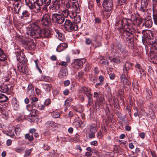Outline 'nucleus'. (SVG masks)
Listing matches in <instances>:
<instances>
[{
	"mask_svg": "<svg viewBox=\"0 0 157 157\" xmlns=\"http://www.w3.org/2000/svg\"><path fill=\"white\" fill-rule=\"evenodd\" d=\"M27 33L35 40L40 38H49L51 36L50 31L46 29L42 32L38 23L36 22L32 23L30 28L27 31Z\"/></svg>",
	"mask_w": 157,
	"mask_h": 157,
	"instance_id": "1",
	"label": "nucleus"
},
{
	"mask_svg": "<svg viewBox=\"0 0 157 157\" xmlns=\"http://www.w3.org/2000/svg\"><path fill=\"white\" fill-rule=\"evenodd\" d=\"M73 19H74L75 23L77 25V24L79 23L81 21V18L80 16L79 15H77L75 17V18H73Z\"/></svg>",
	"mask_w": 157,
	"mask_h": 157,
	"instance_id": "38",
	"label": "nucleus"
},
{
	"mask_svg": "<svg viewBox=\"0 0 157 157\" xmlns=\"http://www.w3.org/2000/svg\"><path fill=\"white\" fill-rule=\"evenodd\" d=\"M153 13H157V2H153Z\"/></svg>",
	"mask_w": 157,
	"mask_h": 157,
	"instance_id": "36",
	"label": "nucleus"
},
{
	"mask_svg": "<svg viewBox=\"0 0 157 157\" xmlns=\"http://www.w3.org/2000/svg\"><path fill=\"white\" fill-rule=\"evenodd\" d=\"M20 70L21 72L23 73H25L26 71V69L25 68L24 66H21V69H20Z\"/></svg>",
	"mask_w": 157,
	"mask_h": 157,
	"instance_id": "62",
	"label": "nucleus"
},
{
	"mask_svg": "<svg viewBox=\"0 0 157 157\" xmlns=\"http://www.w3.org/2000/svg\"><path fill=\"white\" fill-rule=\"evenodd\" d=\"M104 98L101 96H100V98L95 100V106H97L98 105V106H100V105H103L104 104Z\"/></svg>",
	"mask_w": 157,
	"mask_h": 157,
	"instance_id": "17",
	"label": "nucleus"
},
{
	"mask_svg": "<svg viewBox=\"0 0 157 157\" xmlns=\"http://www.w3.org/2000/svg\"><path fill=\"white\" fill-rule=\"evenodd\" d=\"M25 138L28 139L29 141H32L33 140V136L30 135L29 134H26L25 135Z\"/></svg>",
	"mask_w": 157,
	"mask_h": 157,
	"instance_id": "40",
	"label": "nucleus"
},
{
	"mask_svg": "<svg viewBox=\"0 0 157 157\" xmlns=\"http://www.w3.org/2000/svg\"><path fill=\"white\" fill-rule=\"evenodd\" d=\"M116 47L121 52H124L125 51V48L124 46L120 44L118 42H116Z\"/></svg>",
	"mask_w": 157,
	"mask_h": 157,
	"instance_id": "27",
	"label": "nucleus"
},
{
	"mask_svg": "<svg viewBox=\"0 0 157 157\" xmlns=\"http://www.w3.org/2000/svg\"><path fill=\"white\" fill-rule=\"evenodd\" d=\"M85 43L86 45H91L93 44L92 43L91 40L90 38H85Z\"/></svg>",
	"mask_w": 157,
	"mask_h": 157,
	"instance_id": "51",
	"label": "nucleus"
},
{
	"mask_svg": "<svg viewBox=\"0 0 157 157\" xmlns=\"http://www.w3.org/2000/svg\"><path fill=\"white\" fill-rule=\"evenodd\" d=\"M97 137L99 139H100L102 137L101 132V131L98 132L97 134Z\"/></svg>",
	"mask_w": 157,
	"mask_h": 157,
	"instance_id": "63",
	"label": "nucleus"
},
{
	"mask_svg": "<svg viewBox=\"0 0 157 157\" xmlns=\"http://www.w3.org/2000/svg\"><path fill=\"white\" fill-rule=\"evenodd\" d=\"M10 87L9 85H4L0 86V91L1 92L7 93L9 90Z\"/></svg>",
	"mask_w": 157,
	"mask_h": 157,
	"instance_id": "19",
	"label": "nucleus"
},
{
	"mask_svg": "<svg viewBox=\"0 0 157 157\" xmlns=\"http://www.w3.org/2000/svg\"><path fill=\"white\" fill-rule=\"evenodd\" d=\"M31 153V149H29L28 150H26L25 153L24 155V157H29V156L30 155Z\"/></svg>",
	"mask_w": 157,
	"mask_h": 157,
	"instance_id": "50",
	"label": "nucleus"
},
{
	"mask_svg": "<svg viewBox=\"0 0 157 157\" xmlns=\"http://www.w3.org/2000/svg\"><path fill=\"white\" fill-rule=\"evenodd\" d=\"M12 104L15 110H17L19 108L18 102L16 98H13L12 100Z\"/></svg>",
	"mask_w": 157,
	"mask_h": 157,
	"instance_id": "23",
	"label": "nucleus"
},
{
	"mask_svg": "<svg viewBox=\"0 0 157 157\" xmlns=\"http://www.w3.org/2000/svg\"><path fill=\"white\" fill-rule=\"evenodd\" d=\"M51 2V0H43V3L44 5H46V6H49Z\"/></svg>",
	"mask_w": 157,
	"mask_h": 157,
	"instance_id": "56",
	"label": "nucleus"
},
{
	"mask_svg": "<svg viewBox=\"0 0 157 157\" xmlns=\"http://www.w3.org/2000/svg\"><path fill=\"white\" fill-rule=\"evenodd\" d=\"M142 34L143 35L142 36L143 38V39H148L150 40L151 39H152L153 37H155L153 36V34L149 30H143L142 32Z\"/></svg>",
	"mask_w": 157,
	"mask_h": 157,
	"instance_id": "11",
	"label": "nucleus"
},
{
	"mask_svg": "<svg viewBox=\"0 0 157 157\" xmlns=\"http://www.w3.org/2000/svg\"><path fill=\"white\" fill-rule=\"evenodd\" d=\"M67 99H66L65 101V106L66 107V109H67V107H68L70 105L71 103L69 102Z\"/></svg>",
	"mask_w": 157,
	"mask_h": 157,
	"instance_id": "57",
	"label": "nucleus"
},
{
	"mask_svg": "<svg viewBox=\"0 0 157 157\" xmlns=\"http://www.w3.org/2000/svg\"><path fill=\"white\" fill-rule=\"evenodd\" d=\"M62 0H55L52 2V5L50 6L49 8L54 12L57 11L60 9L61 2Z\"/></svg>",
	"mask_w": 157,
	"mask_h": 157,
	"instance_id": "9",
	"label": "nucleus"
},
{
	"mask_svg": "<svg viewBox=\"0 0 157 157\" xmlns=\"http://www.w3.org/2000/svg\"><path fill=\"white\" fill-rule=\"evenodd\" d=\"M110 60L111 62H113L116 63H119L120 62V59L118 57H114L111 59Z\"/></svg>",
	"mask_w": 157,
	"mask_h": 157,
	"instance_id": "39",
	"label": "nucleus"
},
{
	"mask_svg": "<svg viewBox=\"0 0 157 157\" xmlns=\"http://www.w3.org/2000/svg\"><path fill=\"white\" fill-rule=\"evenodd\" d=\"M65 6L66 8L69 10V17L72 19L75 18L77 13L80 12L78 5L70 0L66 2Z\"/></svg>",
	"mask_w": 157,
	"mask_h": 157,
	"instance_id": "2",
	"label": "nucleus"
},
{
	"mask_svg": "<svg viewBox=\"0 0 157 157\" xmlns=\"http://www.w3.org/2000/svg\"><path fill=\"white\" fill-rule=\"evenodd\" d=\"M64 27L66 30L68 32H71L74 30L76 31L78 29L77 25L67 20H66L65 21Z\"/></svg>",
	"mask_w": 157,
	"mask_h": 157,
	"instance_id": "4",
	"label": "nucleus"
},
{
	"mask_svg": "<svg viewBox=\"0 0 157 157\" xmlns=\"http://www.w3.org/2000/svg\"><path fill=\"white\" fill-rule=\"evenodd\" d=\"M89 78L90 80L94 83H95L97 81V78L93 76L92 75H89Z\"/></svg>",
	"mask_w": 157,
	"mask_h": 157,
	"instance_id": "46",
	"label": "nucleus"
},
{
	"mask_svg": "<svg viewBox=\"0 0 157 157\" xmlns=\"http://www.w3.org/2000/svg\"><path fill=\"white\" fill-rule=\"evenodd\" d=\"M21 129L20 128L19 125H17L15 128V133L17 135H19L20 132H21Z\"/></svg>",
	"mask_w": 157,
	"mask_h": 157,
	"instance_id": "45",
	"label": "nucleus"
},
{
	"mask_svg": "<svg viewBox=\"0 0 157 157\" xmlns=\"http://www.w3.org/2000/svg\"><path fill=\"white\" fill-rule=\"evenodd\" d=\"M51 115L52 117L55 118H59L60 116V114L59 113L56 112L54 111L52 112Z\"/></svg>",
	"mask_w": 157,
	"mask_h": 157,
	"instance_id": "42",
	"label": "nucleus"
},
{
	"mask_svg": "<svg viewBox=\"0 0 157 157\" xmlns=\"http://www.w3.org/2000/svg\"><path fill=\"white\" fill-rule=\"evenodd\" d=\"M22 4L21 2H17L15 4L14 9L15 13L17 14L19 13L20 9L22 6Z\"/></svg>",
	"mask_w": 157,
	"mask_h": 157,
	"instance_id": "21",
	"label": "nucleus"
},
{
	"mask_svg": "<svg viewBox=\"0 0 157 157\" xmlns=\"http://www.w3.org/2000/svg\"><path fill=\"white\" fill-rule=\"evenodd\" d=\"M150 57L152 60H157V56L156 54L153 52H151L150 53Z\"/></svg>",
	"mask_w": 157,
	"mask_h": 157,
	"instance_id": "35",
	"label": "nucleus"
},
{
	"mask_svg": "<svg viewBox=\"0 0 157 157\" xmlns=\"http://www.w3.org/2000/svg\"><path fill=\"white\" fill-rule=\"evenodd\" d=\"M86 62V59H76L74 60V63L75 65L81 67Z\"/></svg>",
	"mask_w": 157,
	"mask_h": 157,
	"instance_id": "15",
	"label": "nucleus"
},
{
	"mask_svg": "<svg viewBox=\"0 0 157 157\" xmlns=\"http://www.w3.org/2000/svg\"><path fill=\"white\" fill-rule=\"evenodd\" d=\"M103 10L106 12H109L113 7L112 0H104L102 3Z\"/></svg>",
	"mask_w": 157,
	"mask_h": 157,
	"instance_id": "8",
	"label": "nucleus"
},
{
	"mask_svg": "<svg viewBox=\"0 0 157 157\" xmlns=\"http://www.w3.org/2000/svg\"><path fill=\"white\" fill-rule=\"evenodd\" d=\"M138 10L141 14L144 15L148 9L147 7L143 6L141 4L140 7L138 8Z\"/></svg>",
	"mask_w": 157,
	"mask_h": 157,
	"instance_id": "25",
	"label": "nucleus"
},
{
	"mask_svg": "<svg viewBox=\"0 0 157 157\" xmlns=\"http://www.w3.org/2000/svg\"><path fill=\"white\" fill-rule=\"evenodd\" d=\"M45 126L47 128L54 129L56 128V125L54 122L49 121L46 123Z\"/></svg>",
	"mask_w": 157,
	"mask_h": 157,
	"instance_id": "18",
	"label": "nucleus"
},
{
	"mask_svg": "<svg viewBox=\"0 0 157 157\" xmlns=\"http://www.w3.org/2000/svg\"><path fill=\"white\" fill-rule=\"evenodd\" d=\"M38 113V111L36 109H33L30 112L32 116H35Z\"/></svg>",
	"mask_w": 157,
	"mask_h": 157,
	"instance_id": "53",
	"label": "nucleus"
},
{
	"mask_svg": "<svg viewBox=\"0 0 157 157\" xmlns=\"http://www.w3.org/2000/svg\"><path fill=\"white\" fill-rule=\"evenodd\" d=\"M153 16L154 22L157 25V13H153Z\"/></svg>",
	"mask_w": 157,
	"mask_h": 157,
	"instance_id": "55",
	"label": "nucleus"
},
{
	"mask_svg": "<svg viewBox=\"0 0 157 157\" xmlns=\"http://www.w3.org/2000/svg\"><path fill=\"white\" fill-rule=\"evenodd\" d=\"M84 73L83 71H81L79 72L77 75L78 78L79 79H82L84 76Z\"/></svg>",
	"mask_w": 157,
	"mask_h": 157,
	"instance_id": "43",
	"label": "nucleus"
},
{
	"mask_svg": "<svg viewBox=\"0 0 157 157\" xmlns=\"http://www.w3.org/2000/svg\"><path fill=\"white\" fill-rule=\"evenodd\" d=\"M26 5L31 9H35L36 8L34 0H25Z\"/></svg>",
	"mask_w": 157,
	"mask_h": 157,
	"instance_id": "16",
	"label": "nucleus"
},
{
	"mask_svg": "<svg viewBox=\"0 0 157 157\" xmlns=\"http://www.w3.org/2000/svg\"><path fill=\"white\" fill-rule=\"evenodd\" d=\"M55 32L56 34V36L57 35L60 38H61L63 37V34L59 30H55Z\"/></svg>",
	"mask_w": 157,
	"mask_h": 157,
	"instance_id": "49",
	"label": "nucleus"
},
{
	"mask_svg": "<svg viewBox=\"0 0 157 157\" xmlns=\"http://www.w3.org/2000/svg\"><path fill=\"white\" fill-rule=\"evenodd\" d=\"M121 81L124 84H127L128 82V80L126 78L124 75L122 74L121 76Z\"/></svg>",
	"mask_w": 157,
	"mask_h": 157,
	"instance_id": "31",
	"label": "nucleus"
},
{
	"mask_svg": "<svg viewBox=\"0 0 157 157\" xmlns=\"http://www.w3.org/2000/svg\"><path fill=\"white\" fill-rule=\"evenodd\" d=\"M136 68L137 71H139L141 75L142 74H143V75H144V70L141 68V66L140 64H136Z\"/></svg>",
	"mask_w": 157,
	"mask_h": 157,
	"instance_id": "32",
	"label": "nucleus"
},
{
	"mask_svg": "<svg viewBox=\"0 0 157 157\" xmlns=\"http://www.w3.org/2000/svg\"><path fill=\"white\" fill-rule=\"evenodd\" d=\"M60 47H62L64 49H65L67 47V44L65 43H61L58 46V49Z\"/></svg>",
	"mask_w": 157,
	"mask_h": 157,
	"instance_id": "48",
	"label": "nucleus"
},
{
	"mask_svg": "<svg viewBox=\"0 0 157 157\" xmlns=\"http://www.w3.org/2000/svg\"><path fill=\"white\" fill-rule=\"evenodd\" d=\"M97 129L98 128L97 127L91 125L90 126V128L89 130L90 132L95 133L97 132Z\"/></svg>",
	"mask_w": 157,
	"mask_h": 157,
	"instance_id": "41",
	"label": "nucleus"
},
{
	"mask_svg": "<svg viewBox=\"0 0 157 157\" xmlns=\"http://www.w3.org/2000/svg\"><path fill=\"white\" fill-rule=\"evenodd\" d=\"M69 10L67 9L62 11V13L64 17H68L69 16Z\"/></svg>",
	"mask_w": 157,
	"mask_h": 157,
	"instance_id": "33",
	"label": "nucleus"
},
{
	"mask_svg": "<svg viewBox=\"0 0 157 157\" xmlns=\"http://www.w3.org/2000/svg\"><path fill=\"white\" fill-rule=\"evenodd\" d=\"M16 56L17 61L20 63H22L24 64L26 62V59L25 57V55L21 51L17 52L16 53Z\"/></svg>",
	"mask_w": 157,
	"mask_h": 157,
	"instance_id": "10",
	"label": "nucleus"
},
{
	"mask_svg": "<svg viewBox=\"0 0 157 157\" xmlns=\"http://www.w3.org/2000/svg\"><path fill=\"white\" fill-rule=\"evenodd\" d=\"M51 18L50 15L45 14L44 15L41 19V24L45 27H49L51 24Z\"/></svg>",
	"mask_w": 157,
	"mask_h": 157,
	"instance_id": "7",
	"label": "nucleus"
},
{
	"mask_svg": "<svg viewBox=\"0 0 157 157\" xmlns=\"http://www.w3.org/2000/svg\"><path fill=\"white\" fill-rule=\"evenodd\" d=\"M94 41L97 44V45L95 47H99L101 46V43L100 42H98L97 41V39L96 37L94 40Z\"/></svg>",
	"mask_w": 157,
	"mask_h": 157,
	"instance_id": "58",
	"label": "nucleus"
},
{
	"mask_svg": "<svg viewBox=\"0 0 157 157\" xmlns=\"http://www.w3.org/2000/svg\"><path fill=\"white\" fill-rule=\"evenodd\" d=\"M14 149L17 152L21 153L24 150V148L23 147H18L15 148Z\"/></svg>",
	"mask_w": 157,
	"mask_h": 157,
	"instance_id": "37",
	"label": "nucleus"
},
{
	"mask_svg": "<svg viewBox=\"0 0 157 157\" xmlns=\"http://www.w3.org/2000/svg\"><path fill=\"white\" fill-rule=\"evenodd\" d=\"M116 25L120 26L121 27H124L125 29L126 28H129L130 26L133 27L134 26L131 19L124 18L119 19L116 23Z\"/></svg>",
	"mask_w": 157,
	"mask_h": 157,
	"instance_id": "3",
	"label": "nucleus"
},
{
	"mask_svg": "<svg viewBox=\"0 0 157 157\" xmlns=\"http://www.w3.org/2000/svg\"><path fill=\"white\" fill-rule=\"evenodd\" d=\"M35 5L36 4L37 5V6H36V8H35V10L34 12L36 13H38L41 10V6L44 4L43 0H36L35 1Z\"/></svg>",
	"mask_w": 157,
	"mask_h": 157,
	"instance_id": "14",
	"label": "nucleus"
},
{
	"mask_svg": "<svg viewBox=\"0 0 157 157\" xmlns=\"http://www.w3.org/2000/svg\"><path fill=\"white\" fill-rule=\"evenodd\" d=\"M34 62H35V63L36 67V68H37V69H38V70L39 71L40 73H42V71L40 69V68L38 66V64H37V60H35L34 61Z\"/></svg>",
	"mask_w": 157,
	"mask_h": 157,
	"instance_id": "60",
	"label": "nucleus"
},
{
	"mask_svg": "<svg viewBox=\"0 0 157 157\" xmlns=\"http://www.w3.org/2000/svg\"><path fill=\"white\" fill-rule=\"evenodd\" d=\"M68 71L67 69H62L60 71L59 76L61 78H65L68 75Z\"/></svg>",
	"mask_w": 157,
	"mask_h": 157,
	"instance_id": "20",
	"label": "nucleus"
},
{
	"mask_svg": "<svg viewBox=\"0 0 157 157\" xmlns=\"http://www.w3.org/2000/svg\"><path fill=\"white\" fill-rule=\"evenodd\" d=\"M86 150L90 152H91L93 153H96L97 152L94 151H93V149L90 147H88L86 148Z\"/></svg>",
	"mask_w": 157,
	"mask_h": 157,
	"instance_id": "64",
	"label": "nucleus"
},
{
	"mask_svg": "<svg viewBox=\"0 0 157 157\" xmlns=\"http://www.w3.org/2000/svg\"><path fill=\"white\" fill-rule=\"evenodd\" d=\"M144 22L142 25L143 27L145 26L146 28H151L152 25V21L150 16H147L144 19Z\"/></svg>",
	"mask_w": 157,
	"mask_h": 157,
	"instance_id": "12",
	"label": "nucleus"
},
{
	"mask_svg": "<svg viewBox=\"0 0 157 157\" xmlns=\"http://www.w3.org/2000/svg\"><path fill=\"white\" fill-rule=\"evenodd\" d=\"M52 19L54 22L57 24H61L65 21V18L62 15L57 13L52 14Z\"/></svg>",
	"mask_w": 157,
	"mask_h": 157,
	"instance_id": "6",
	"label": "nucleus"
},
{
	"mask_svg": "<svg viewBox=\"0 0 157 157\" xmlns=\"http://www.w3.org/2000/svg\"><path fill=\"white\" fill-rule=\"evenodd\" d=\"M8 99V98L5 95L0 94V102H3L6 101Z\"/></svg>",
	"mask_w": 157,
	"mask_h": 157,
	"instance_id": "30",
	"label": "nucleus"
},
{
	"mask_svg": "<svg viewBox=\"0 0 157 157\" xmlns=\"http://www.w3.org/2000/svg\"><path fill=\"white\" fill-rule=\"evenodd\" d=\"M36 45L33 40L27 41L23 44V46L27 49L31 50L34 49Z\"/></svg>",
	"mask_w": 157,
	"mask_h": 157,
	"instance_id": "13",
	"label": "nucleus"
},
{
	"mask_svg": "<svg viewBox=\"0 0 157 157\" xmlns=\"http://www.w3.org/2000/svg\"><path fill=\"white\" fill-rule=\"evenodd\" d=\"M43 89L47 92H49L51 90L52 85L51 84H42Z\"/></svg>",
	"mask_w": 157,
	"mask_h": 157,
	"instance_id": "28",
	"label": "nucleus"
},
{
	"mask_svg": "<svg viewBox=\"0 0 157 157\" xmlns=\"http://www.w3.org/2000/svg\"><path fill=\"white\" fill-rule=\"evenodd\" d=\"M29 13L27 10H24L22 13V16H21V19H23L24 18V17H29Z\"/></svg>",
	"mask_w": 157,
	"mask_h": 157,
	"instance_id": "34",
	"label": "nucleus"
},
{
	"mask_svg": "<svg viewBox=\"0 0 157 157\" xmlns=\"http://www.w3.org/2000/svg\"><path fill=\"white\" fill-rule=\"evenodd\" d=\"M138 10L141 14L144 15L148 9L147 7L143 6L141 4L140 7L138 8Z\"/></svg>",
	"mask_w": 157,
	"mask_h": 157,
	"instance_id": "26",
	"label": "nucleus"
},
{
	"mask_svg": "<svg viewBox=\"0 0 157 157\" xmlns=\"http://www.w3.org/2000/svg\"><path fill=\"white\" fill-rule=\"evenodd\" d=\"M34 62H35V63L36 67V68H37V69H38V70L39 71L40 73H42V71L40 69V68L38 66V64H37V60H35L34 61Z\"/></svg>",
	"mask_w": 157,
	"mask_h": 157,
	"instance_id": "61",
	"label": "nucleus"
},
{
	"mask_svg": "<svg viewBox=\"0 0 157 157\" xmlns=\"http://www.w3.org/2000/svg\"><path fill=\"white\" fill-rule=\"evenodd\" d=\"M132 65V64L131 63H130L128 62H126L123 67V70L124 73H125L126 72L127 75V71L130 69Z\"/></svg>",
	"mask_w": 157,
	"mask_h": 157,
	"instance_id": "22",
	"label": "nucleus"
},
{
	"mask_svg": "<svg viewBox=\"0 0 157 157\" xmlns=\"http://www.w3.org/2000/svg\"><path fill=\"white\" fill-rule=\"evenodd\" d=\"M28 93L29 94H30L32 93V92L33 91L34 89L33 88L32 85L31 84L29 85L28 86Z\"/></svg>",
	"mask_w": 157,
	"mask_h": 157,
	"instance_id": "44",
	"label": "nucleus"
},
{
	"mask_svg": "<svg viewBox=\"0 0 157 157\" xmlns=\"http://www.w3.org/2000/svg\"><path fill=\"white\" fill-rule=\"evenodd\" d=\"M149 42L151 45H153L154 49L157 50V40H156L155 37H153Z\"/></svg>",
	"mask_w": 157,
	"mask_h": 157,
	"instance_id": "24",
	"label": "nucleus"
},
{
	"mask_svg": "<svg viewBox=\"0 0 157 157\" xmlns=\"http://www.w3.org/2000/svg\"><path fill=\"white\" fill-rule=\"evenodd\" d=\"M7 133H6V134L7 136H9L11 137H13L14 135L13 132L11 131H7Z\"/></svg>",
	"mask_w": 157,
	"mask_h": 157,
	"instance_id": "54",
	"label": "nucleus"
},
{
	"mask_svg": "<svg viewBox=\"0 0 157 157\" xmlns=\"http://www.w3.org/2000/svg\"><path fill=\"white\" fill-rule=\"evenodd\" d=\"M6 54L0 49V61H4L6 60Z\"/></svg>",
	"mask_w": 157,
	"mask_h": 157,
	"instance_id": "29",
	"label": "nucleus"
},
{
	"mask_svg": "<svg viewBox=\"0 0 157 157\" xmlns=\"http://www.w3.org/2000/svg\"><path fill=\"white\" fill-rule=\"evenodd\" d=\"M89 138L90 139L94 138L95 137V133L90 132L89 134Z\"/></svg>",
	"mask_w": 157,
	"mask_h": 157,
	"instance_id": "59",
	"label": "nucleus"
},
{
	"mask_svg": "<svg viewBox=\"0 0 157 157\" xmlns=\"http://www.w3.org/2000/svg\"><path fill=\"white\" fill-rule=\"evenodd\" d=\"M141 4L143 6L146 7L147 8L148 7V2L147 0H142L141 2Z\"/></svg>",
	"mask_w": 157,
	"mask_h": 157,
	"instance_id": "47",
	"label": "nucleus"
},
{
	"mask_svg": "<svg viewBox=\"0 0 157 157\" xmlns=\"http://www.w3.org/2000/svg\"><path fill=\"white\" fill-rule=\"evenodd\" d=\"M88 99V104L89 106L93 104V100L92 96L89 97L87 98Z\"/></svg>",
	"mask_w": 157,
	"mask_h": 157,
	"instance_id": "52",
	"label": "nucleus"
},
{
	"mask_svg": "<svg viewBox=\"0 0 157 157\" xmlns=\"http://www.w3.org/2000/svg\"><path fill=\"white\" fill-rule=\"evenodd\" d=\"M126 29L123 30L122 33V36L123 38L127 39L130 41L131 38L129 37H132L135 32V29L133 27L130 26L129 28H126Z\"/></svg>",
	"mask_w": 157,
	"mask_h": 157,
	"instance_id": "5",
	"label": "nucleus"
}]
</instances>
